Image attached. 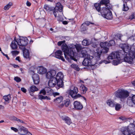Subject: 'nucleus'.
Masks as SVG:
<instances>
[{
    "instance_id": "obj_9",
    "label": "nucleus",
    "mask_w": 135,
    "mask_h": 135,
    "mask_svg": "<svg viewBox=\"0 0 135 135\" xmlns=\"http://www.w3.org/2000/svg\"><path fill=\"white\" fill-rule=\"evenodd\" d=\"M63 7L62 5L59 2H58L56 4L55 8H54V10L53 11V14L55 17H57V11H59V12H61L62 11Z\"/></svg>"
},
{
    "instance_id": "obj_42",
    "label": "nucleus",
    "mask_w": 135,
    "mask_h": 135,
    "mask_svg": "<svg viewBox=\"0 0 135 135\" xmlns=\"http://www.w3.org/2000/svg\"><path fill=\"white\" fill-rule=\"evenodd\" d=\"M84 24L83 23L81 26V29L82 31H85L87 30V28L84 25Z\"/></svg>"
},
{
    "instance_id": "obj_54",
    "label": "nucleus",
    "mask_w": 135,
    "mask_h": 135,
    "mask_svg": "<svg viewBox=\"0 0 135 135\" xmlns=\"http://www.w3.org/2000/svg\"><path fill=\"white\" fill-rule=\"evenodd\" d=\"M42 93V94L44 95H45L46 94V92L44 90V89L42 90L40 92V94Z\"/></svg>"
},
{
    "instance_id": "obj_7",
    "label": "nucleus",
    "mask_w": 135,
    "mask_h": 135,
    "mask_svg": "<svg viewBox=\"0 0 135 135\" xmlns=\"http://www.w3.org/2000/svg\"><path fill=\"white\" fill-rule=\"evenodd\" d=\"M109 49L107 47L102 48L99 47L96 50L97 52L95 53V55L97 59H100L101 54H104L107 53Z\"/></svg>"
},
{
    "instance_id": "obj_5",
    "label": "nucleus",
    "mask_w": 135,
    "mask_h": 135,
    "mask_svg": "<svg viewBox=\"0 0 135 135\" xmlns=\"http://www.w3.org/2000/svg\"><path fill=\"white\" fill-rule=\"evenodd\" d=\"M123 133L124 135H129L135 131V122L132 124H130L127 127H123Z\"/></svg>"
},
{
    "instance_id": "obj_43",
    "label": "nucleus",
    "mask_w": 135,
    "mask_h": 135,
    "mask_svg": "<svg viewBox=\"0 0 135 135\" xmlns=\"http://www.w3.org/2000/svg\"><path fill=\"white\" fill-rule=\"evenodd\" d=\"M76 48L78 52L82 50V47L81 45L79 44H77L76 45Z\"/></svg>"
},
{
    "instance_id": "obj_25",
    "label": "nucleus",
    "mask_w": 135,
    "mask_h": 135,
    "mask_svg": "<svg viewBox=\"0 0 135 135\" xmlns=\"http://www.w3.org/2000/svg\"><path fill=\"white\" fill-rule=\"evenodd\" d=\"M44 9L46 11L49 12L54 10V8L51 7L47 5H45L44 6Z\"/></svg>"
},
{
    "instance_id": "obj_3",
    "label": "nucleus",
    "mask_w": 135,
    "mask_h": 135,
    "mask_svg": "<svg viewBox=\"0 0 135 135\" xmlns=\"http://www.w3.org/2000/svg\"><path fill=\"white\" fill-rule=\"evenodd\" d=\"M114 94L116 97L120 99L121 101H123L129 96V93L127 90L121 89L115 91Z\"/></svg>"
},
{
    "instance_id": "obj_8",
    "label": "nucleus",
    "mask_w": 135,
    "mask_h": 135,
    "mask_svg": "<svg viewBox=\"0 0 135 135\" xmlns=\"http://www.w3.org/2000/svg\"><path fill=\"white\" fill-rule=\"evenodd\" d=\"M120 59H123L121 57V56L120 55V53L119 51L118 52H113L111 53L108 56V60L112 59L115 58Z\"/></svg>"
},
{
    "instance_id": "obj_4",
    "label": "nucleus",
    "mask_w": 135,
    "mask_h": 135,
    "mask_svg": "<svg viewBox=\"0 0 135 135\" xmlns=\"http://www.w3.org/2000/svg\"><path fill=\"white\" fill-rule=\"evenodd\" d=\"M111 9L103 7L101 11V15L102 16L107 20H111L113 18L112 13L110 10Z\"/></svg>"
},
{
    "instance_id": "obj_49",
    "label": "nucleus",
    "mask_w": 135,
    "mask_h": 135,
    "mask_svg": "<svg viewBox=\"0 0 135 135\" xmlns=\"http://www.w3.org/2000/svg\"><path fill=\"white\" fill-rule=\"evenodd\" d=\"M123 6V10L125 11H127L128 10L129 8L127 5H125V4H124Z\"/></svg>"
},
{
    "instance_id": "obj_12",
    "label": "nucleus",
    "mask_w": 135,
    "mask_h": 135,
    "mask_svg": "<svg viewBox=\"0 0 135 135\" xmlns=\"http://www.w3.org/2000/svg\"><path fill=\"white\" fill-rule=\"evenodd\" d=\"M127 103L130 106H132L133 104L135 105V95L129 97L128 98Z\"/></svg>"
},
{
    "instance_id": "obj_36",
    "label": "nucleus",
    "mask_w": 135,
    "mask_h": 135,
    "mask_svg": "<svg viewBox=\"0 0 135 135\" xmlns=\"http://www.w3.org/2000/svg\"><path fill=\"white\" fill-rule=\"evenodd\" d=\"M117 37L118 39L123 41H124L125 39H124V37L120 34H118L117 35Z\"/></svg>"
},
{
    "instance_id": "obj_60",
    "label": "nucleus",
    "mask_w": 135,
    "mask_h": 135,
    "mask_svg": "<svg viewBox=\"0 0 135 135\" xmlns=\"http://www.w3.org/2000/svg\"><path fill=\"white\" fill-rule=\"evenodd\" d=\"M2 53L4 56H5L7 58L8 60L9 59V58L7 54H5L3 52H2Z\"/></svg>"
},
{
    "instance_id": "obj_55",
    "label": "nucleus",
    "mask_w": 135,
    "mask_h": 135,
    "mask_svg": "<svg viewBox=\"0 0 135 135\" xmlns=\"http://www.w3.org/2000/svg\"><path fill=\"white\" fill-rule=\"evenodd\" d=\"M57 20L58 21H62L63 19L61 16H58L57 17Z\"/></svg>"
},
{
    "instance_id": "obj_19",
    "label": "nucleus",
    "mask_w": 135,
    "mask_h": 135,
    "mask_svg": "<svg viewBox=\"0 0 135 135\" xmlns=\"http://www.w3.org/2000/svg\"><path fill=\"white\" fill-rule=\"evenodd\" d=\"M62 120L64 121L68 125H70L72 123L71 119L68 117L63 116L62 117Z\"/></svg>"
},
{
    "instance_id": "obj_56",
    "label": "nucleus",
    "mask_w": 135,
    "mask_h": 135,
    "mask_svg": "<svg viewBox=\"0 0 135 135\" xmlns=\"http://www.w3.org/2000/svg\"><path fill=\"white\" fill-rule=\"evenodd\" d=\"M12 53L13 55H16L18 54V52L17 51H12Z\"/></svg>"
},
{
    "instance_id": "obj_32",
    "label": "nucleus",
    "mask_w": 135,
    "mask_h": 135,
    "mask_svg": "<svg viewBox=\"0 0 135 135\" xmlns=\"http://www.w3.org/2000/svg\"><path fill=\"white\" fill-rule=\"evenodd\" d=\"M107 104L111 107H113L115 106V103L114 101L109 100H107Z\"/></svg>"
},
{
    "instance_id": "obj_35",
    "label": "nucleus",
    "mask_w": 135,
    "mask_h": 135,
    "mask_svg": "<svg viewBox=\"0 0 135 135\" xmlns=\"http://www.w3.org/2000/svg\"><path fill=\"white\" fill-rule=\"evenodd\" d=\"M108 44V43L107 42H101L100 43V47L104 48L107 47H108L107 45Z\"/></svg>"
},
{
    "instance_id": "obj_64",
    "label": "nucleus",
    "mask_w": 135,
    "mask_h": 135,
    "mask_svg": "<svg viewBox=\"0 0 135 135\" xmlns=\"http://www.w3.org/2000/svg\"><path fill=\"white\" fill-rule=\"evenodd\" d=\"M26 5H27L28 6H30L31 5V3L29 2L28 1H27L26 2Z\"/></svg>"
},
{
    "instance_id": "obj_2",
    "label": "nucleus",
    "mask_w": 135,
    "mask_h": 135,
    "mask_svg": "<svg viewBox=\"0 0 135 135\" xmlns=\"http://www.w3.org/2000/svg\"><path fill=\"white\" fill-rule=\"evenodd\" d=\"M61 48L62 51L64 52L65 57V58H67L66 55H67L71 60L75 61L76 60L75 56V54L76 53L74 52L72 48H69L66 44H62Z\"/></svg>"
},
{
    "instance_id": "obj_59",
    "label": "nucleus",
    "mask_w": 135,
    "mask_h": 135,
    "mask_svg": "<svg viewBox=\"0 0 135 135\" xmlns=\"http://www.w3.org/2000/svg\"><path fill=\"white\" fill-rule=\"evenodd\" d=\"M17 121L18 123H25L22 120L19 119H18V120H17Z\"/></svg>"
},
{
    "instance_id": "obj_39",
    "label": "nucleus",
    "mask_w": 135,
    "mask_h": 135,
    "mask_svg": "<svg viewBox=\"0 0 135 135\" xmlns=\"http://www.w3.org/2000/svg\"><path fill=\"white\" fill-rule=\"evenodd\" d=\"M27 131L26 129L25 128L21 133L18 132V133L21 135H25L27 133Z\"/></svg>"
},
{
    "instance_id": "obj_45",
    "label": "nucleus",
    "mask_w": 135,
    "mask_h": 135,
    "mask_svg": "<svg viewBox=\"0 0 135 135\" xmlns=\"http://www.w3.org/2000/svg\"><path fill=\"white\" fill-rule=\"evenodd\" d=\"M48 85L49 87H54L56 85L54 83L52 82L51 80H49L48 82Z\"/></svg>"
},
{
    "instance_id": "obj_40",
    "label": "nucleus",
    "mask_w": 135,
    "mask_h": 135,
    "mask_svg": "<svg viewBox=\"0 0 135 135\" xmlns=\"http://www.w3.org/2000/svg\"><path fill=\"white\" fill-rule=\"evenodd\" d=\"M3 99H4L6 101H7L11 99V96L9 95L4 96L3 97Z\"/></svg>"
},
{
    "instance_id": "obj_44",
    "label": "nucleus",
    "mask_w": 135,
    "mask_h": 135,
    "mask_svg": "<svg viewBox=\"0 0 135 135\" xmlns=\"http://www.w3.org/2000/svg\"><path fill=\"white\" fill-rule=\"evenodd\" d=\"M81 97L82 96L80 94H77L74 95L71 97L74 99H76Z\"/></svg>"
},
{
    "instance_id": "obj_27",
    "label": "nucleus",
    "mask_w": 135,
    "mask_h": 135,
    "mask_svg": "<svg viewBox=\"0 0 135 135\" xmlns=\"http://www.w3.org/2000/svg\"><path fill=\"white\" fill-rule=\"evenodd\" d=\"M63 80H57L56 84L60 88L64 86Z\"/></svg>"
},
{
    "instance_id": "obj_62",
    "label": "nucleus",
    "mask_w": 135,
    "mask_h": 135,
    "mask_svg": "<svg viewBox=\"0 0 135 135\" xmlns=\"http://www.w3.org/2000/svg\"><path fill=\"white\" fill-rule=\"evenodd\" d=\"M64 102H62V103L60 104V105L59 106V107L60 108H62L63 106H64Z\"/></svg>"
},
{
    "instance_id": "obj_28",
    "label": "nucleus",
    "mask_w": 135,
    "mask_h": 135,
    "mask_svg": "<svg viewBox=\"0 0 135 135\" xmlns=\"http://www.w3.org/2000/svg\"><path fill=\"white\" fill-rule=\"evenodd\" d=\"M62 100L63 97L62 96H60L54 99V102L56 103H59L61 102Z\"/></svg>"
},
{
    "instance_id": "obj_20",
    "label": "nucleus",
    "mask_w": 135,
    "mask_h": 135,
    "mask_svg": "<svg viewBox=\"0 0 135 135\" xmlns=\"http://www.w3.org/2000/svg\"><path fill=\"white\" fill-rule=\"evenodd\" d=\"M30 95L32 96L33 95L31 94V92H34L35 91L38 90V89L35 86L32 85L30 86L28 89Z\"/></svg>"
},
{
    "instance_id": "obj_53",
    "label": "nucleus",
    "mask_w": 135,
    "mask_h": 135,
    "mask_svg": "<svg viewBox=\"0 0 135 135\" xmlns=\"http://www.w3.org/2000/svg\"><path fill=\"white\" fill-rule=\"evenodd\" d=\"M65 42V40L59 41L57 42V45L58 46H60L62 44L64 43Z\"/></svg>"
},
{
    "instance_id": "obj_18",
    "label": "nucleus",
    "mask_w": 135,
    "mask_h": 135,
    "mask_svg": "<svg viewBox=\"0 0 135 135\" xmlns=\"http://www.w3.org/2000/svg\"><path fill=\"white\" fill-rule=\"evenodd\" d=\"M22 49L23 51V55L24 57L26 59L29 58L30 56L29 51L26 49L25 47H24L23 49Z\"/></svg>"
},
{
    "instance_id": "obj_24",
    "label": "nucleus",
    "mask_w": 135,
    "mask_h": 135,
    "mask_svg": "<svg viewBox=\"0 0 135 135\" xmlns=\"http://www.w3.org/2000/svg\"><path fill=\"white\" fill-rule=\"evenodd\" d=\"M64 75L62 73H58L56 75L55 78L57 80H63Z\"/></svg>"
},
{
    "instance_id": "obj_6",
    "label": "nucleus",
    "mask_w": 135,
    "mask_h": 135,
    "mask_svg": "<svg viewBox=\"0 0 135 135\" xmlns=\"http://www.w3.org/2000/svg\"><path fill=\"white\" fill-rule=\"evenodd\" d=\"M28 40L26 37H21L19 39H17L16 42L20 46V48L22 49L25 47L28 44Z\"/></svg>"
},
{
    "instance_id": "obj_63",
    "label": "nucleus",
    "mask_w": 135,
    "mask_h": 135,
    "mask_svg": "<svg viewBox=\"0 0 135 135\" xmlns=\"http://www.w3.org/2000/svg\"><path fill=\"white\" fill-rule=\"evenodd\" d=\"M71 68L74 69L75 67H77V65L74 64H73L71 65Z\"/></svg>"
},
{
    "instance_id": "obj_38",
    "label": "nucleus",
    "mask_w": 135,
    "mask_h": 135,
    "mask_svg": "<svg viewBox=\"0 0 135 135\" xmlns=\"http://www.w3.org/2000/svg\"><path fill=\"white\" fill-rule=\"evenodd\" d=\"M38 99L41 100L42 99H50V98H49L47 96H44L42 95H39L38 96Z\"/></svg>"
},
{
    "instance_id": "obj_34",
    "label": "nucleus",
    "mask_w": 135,
    "mask_h": 135,
    "mask_svg": "<svg viewBox=\"0 0 135 135\" xmlns=\"http://www.w3.org/2000/svg\"><path fill=\"white\" fill-rule=\"evenodd\" d=\"M12 3L11 2H9L5 6L4 9L5 10H7L9 9L11 7L12 5Z\"/></svg>"
},
{
    "instance_id": "obj_14",
    "label": "nucleus",
    "mask_w": 135,
    "mask_h": 135,
    "mask_svg": "<svg viewBox=\"0 0 135 135\" xmlns=\"http://www.w3.org/2000/svg\"><path fill=\"white\" fill-rule=\"evenodd\" d=\"M88 58H86L84 59L82 63V64L84 66H89L93 65L92 63L91 60Z\"/></svg>"
},
{
    "instance_id": "obj_52",
    "label": "nucleus",
    "mask_w": 135,
    "mask_h": 135,
    "mask_svg": "<svg viewBox=\"0 0 135 135\" xmlns=\"http://www.w3.org/2000/svg\"><path fill=\"white\" fill-rule=\"evenodd\" d=\"M84 25H85V24L87 26H88L90 24H91L92 25H93L94 24V23L91 22H89V21H86L84 23Z\"/></svg>"
},
{
    "instance_id": "obj_23",
    "label": "nucleus",
    "mask_w": 135,
    "mask_h": 135,
    "mask_svg": "<svg viewBox=\"0 0 135 135\" xmlns=\"http://www.w3.org/2000/svg\"><path fill=\"white\" fill-rule=\"evenodd\" d=\"M101 5L100 3H95L94 4V6L97 10L98 12H100L101 13V11L103 8L102 7L101 8L100 6Z\"/></svg>"
},
{
    "instance_id": "obj_46",
    "label": "nucleus",
    "mask_w": 135,
    "mask_h": 135,
    "mask_svg": "<svg viewBox=\"0 0 135 135\" xmlns=\"http://www.w3.org/2000/svg\"><path fill=\"white\" fill-rule=\"evenodd\" d=\"M50 80H51V81L53 83H55V84L56 85V82L57 80L55 78V77H54L52 78H51L50 79Z\"/></svg>"
},
{
    "instance_id": "obj_51",
    "label": "nucleus",
    "mask_w": 135,
    "mask_h": 135,
    "mask_svg": "<svg viewBox=\"0 0 135 135\" xmlns=\"http://www.w3.org/2000/svg\"><path fill=\"white\" fill-rule=\"evenodd\" d=\"M25 128L22 126H20L19 127L18 129V132H22V131Z\"/></svg>"
},
{
    "instance_id": "obj_26",
    "label": "nucleus",
    "mask_w": 135,
    "mask_h": 135,
    "mask_svg": "<svg viewBox=\"0 0 135 135\" xmlns=\"http://www.w3.org/2000/svg\"><path fill=\"white\" fill-rule=\"evenodd\" d=\"M14 40L12 41L11 45V46L13 49H16L17 48V45L16 43L17 41L15 40V38H14Z\"/></svg>"
},
{
    "instance_id": "obj_17",
    "label": "nucleus",
    "mask_w": 135,
    "mask_h": 135,
    "mask_svg": "<svg viewBox=\"0 0 135 135\" xmlns=\"http://www.w3.org/2000/svg\"><path fill=\"white\" fill-rule=\"evenodd\" d=\"M74 105L75 108L77 110H80L83 108V106L81 104L77 101L74 102Z\"/></svg>"
},
{
    "instance_id": "obj_1",
    "label": "nucleus",
    "mask_w": 135,
    "mask_h": 135,
    "mask_svg": "<svg viewBox=\"0 0 135 135\" xmlns=\"http://www.w3.org/2000/svg\"><path fill=\"white\" fill-rule=\"evenodd\" d=\"M119 46L122 50L119 52L124 61L130 64H133L135 60V44H133L132 46L128 44H120Z\"/></svg>"
},
{
    "instance_id": "obj_21",
    "label": "nucleus",
    "mask_w": 135,
    "mask_h": 135,
    "mask_svg": "<svg viewBox=\"0 0 135 135\" xmlns=\"http://www.w3.org/2000/svg\"><path fill=\"white\" fill-rule=\"evenodd\" d=\"M38 72V73L43 74L45 73L47 71L46 69L42 66H40L37 68Z\"/></svg>"
},
{
    "instance_id": "obj_57",
    "label": "nucleus",
    "mask_w": 135,
    "mask_h": 135,
    "mask_svg": "<svg viewBox=\"0 0 135 135\" xmlns=\"http://www.w3.org/2000/svg\"><path fill=\"white\" fill-rule=\"evenodd\" d=\"M11 129L12 130L14 131H15V132H17L18 131V129H17L16 128L13 127H11Z\"/></svg>"
},
{
    "instance_id": "obj_22",
    "label": "nucleus",
    "mask_w": 135,
    "mask_h": 135,
    "mask_svg": "<svg viewBox=\"0 0 135 135\" xmlns=\"http://www.w3.org/2000/svg\"><path fill=\"white\" fill-rule=\"evenodd\" d=\"M78 91V88L75 87L73 90H70L69 94L71 97H72L75 94H77Z\"/></svg>"
},
{
    "instance_id": "obj_29",
    "label": "nucleus",
    "mask_w": 135,
    "mask_h": 135,
    "mask_svg": "<svg viewBox=\"0 0 135 135\" xmlns=\"http://www.w3.org/2000/svg\"><path fill=\"white\" fill-rule=\"evenodd\" d=\"M80 89L82 91V93L84 94L87 90V88L84 85H82L80 86Z\"/></svg>"
},
{
    "instance_id": "obj_33",
    "label": "nucleus",
    "mask_w": 135,
    "mask_h": 135,
    "mask_svg": "<svg viewBox=\"0 0 135 135\" xmlns=\"http://www.w3.org/2000/svg\"><path fill=\"white\" fill-rule=\"evenodd\" d=\"M115 106V109L117 111H119L122 107L121 105L118 103H116Z\"/></svg>"
},
{
    "instance_id": "obj_58",
    "label": "nucleus",
    "mask_w": 135,
    "mask_h": 135,
    "mask_svg": "<svg viewBox=\"0 0 135 135\" xmlns=\"http://www.w3.org/2000/svg\"><path fill=\"white\" fill-rule=\"evenodd\" d=\"M21 90L24 93H26V89L24 88H21Z\"/></svg>"
},
{
    "instance_id": "obj_61",
    "label": "nucleus",
    "mask_w": 135,
    "mask_h": 135,
    "mask_svg": "<svg viewBox=\"0 0 135 135\" xmlns=\"http://www.w3.org/2000/svg\"><path fill=\"white\" fill-rule=\"evenodd\" d=\"M59 94L60 93L57 92L54 93H53V95L54 97H55L57 95H59Z\"/></svg>"
},
{
    "instance_id": "obj_48",
    "label": "nucleus",
    "mask_w": 135,
    "mask_h": 135,
    "mask_svg": "<svg viewBox=\"0 0 135 135\" xmlns=\"http://www.w3.org/2000/svg\"><path fill=\"white\" fill-rule=\"evenodd\" d=\"M64 105L66 107H68L69 104L70 102L69 100H66L64 101Z\"/></svg>"
},
{
    "instance_id": "obj_31",
    "label": "nucleus",
    "mask_w": 135,
    "mask_h": 135,
    "mask_svg": "<svg viewBox=\"0 0 135 135\" xmlns=\"http://www.w3.org/2000/svg\"><path fill=\"white\" fill-rule=\"evenodd\" d=\"M91 43V42L88 40L86 39H84L82 42V44L84 46H88Z\"/></svg>"
},
{
    "instance_id": "obj_30",
    "label": "nucleus",
    "mask_w": 135,
    "mask_h": 135,
    "mask_svg": "<svg viewBox=\"0 0 135 135\" xmlns=\"http://www.w3.org/2000/svg\"><path fill=\"white\" fill-rule=\"evenodd\" d=\"M44 90L46 93H48V95H50L52 93V90L51 88L48 87H46L44 88Z\"/></svg>"
},
{
    "instance_id": "obj_13",
    "label": "nucleus",
    "mask_w": 135,
    "mask_h": 135,
    "mask_svg": "<svg viewBox=\"0 0 135 135\" xmlns=\"http://www.w3.org/2000/svg\"><path fill=\"white\" fill-rule=\"evenodd\" d=\"M55 57L59 59H61L63 61L65 60L64 57L62 56L63 55L62 52L61 50H58L55 52Z\"/></svg>"
},
{
    "instance_id": "obj_47",
    "label": "nucleus",
    "mask_w": 135,
    "mask_h": 135,
    "mask_svg": "<svg viewBox=\"0 0 135 135\" xmlns=\"http://www.w3.org/2000/svg\"><path fill=\"white\" fill-rule=\"evenodd\" d=\"M120 63L119 60V59H117L114 60L113 62V64L114 65H116Z\"/></svg>"
},
{
    "instance_id": "obj_15",
    "label": "nucleus",
    "mask_w": 135,
    "mask_h": 135,
    "mask_svg": "<svg viewBox=\"0 0 135 135\" xmlns=\"http://www.w3.org/2000/svg\"><path fill=\"white\" fill-rule=\"evenodd\" d=\"M56 72L54 70H51L48 72L46 74V77L48 79L51 78L55 75Z\"/></svg>"
},
{
    "instance_id": "obj_41",
    "label": "nucleus",
    "mask_w": 135,
    "mask_h": 135,
    "mask_svg": "<svg viewBox=\"0 0 135 135\" xmlns=\"http://www.w3.org/2000/svg\"><path fill=\"white\" fill-rule=\"evenodd\" d=\"M107 42L108 43V44L107 45L108 47L113 46L115 44L114 41L113 40H110L109 41V42Z\"/></svg>"
},
{
    "instance_id": "obj_11",
    "label": "nucleus",
    "mask_w": 135,
    "mask_h": 135,
    "mask_svg": "<svg viewBox=\"0 0 135 135\" xmlns=\"http://www.w3.org/2000/svg\"><path fill=\"white\" fill-rule=\"evenodd\" d=\"M109 0H101L100 3L101 5H104L106 8L111 9L112 7L111 5L109 3Z\"/></svg>"
},
{
    "instance_id": "obj_16",
    "label": "nucleus",
    "mask_w": 135,
    "mask_h": 135,
    "mask_svg": "<svg viewBox=\"0 0 135 135\" xmlns=\"http://www.w3.org/2000/svg\"><path fill=\"white\" fill-rule=\"evenodd\" d=\"M32 78L35 84L36 85L39 84L40 82V78L38 75L34 74L32 76Z\"/></svg>"
},
{
    "instance_id": "obj_37",
    "label": "nucleus",
    "mask_w": 135,
    "mask_h": 135,
    "mask_svg": "<svg viewBox=\"0 0 135 135\" xmlns=\"http://www.w3.org/2000/svg\"><path fill=\"white\" fill-rule=\"evenodd\" d=\"M128 41H131L133 44H135V36H132L128 38Z\"/></svg>"
},
{
    "instance_id": "obj_10",
    "label": "nucleus",
    "mask_w": 135,
    "mask_h": 135,
    "mask_svg": "<svg viewBox=\"0 0 135 135\" xmlns=\"http://www.w3.org/2000/svg\"><path fill=\"white\" fill-rule=\"evenodd\" d=\"M80 57L85 58H88L90 59H93V57L89 55H88L87 51L84 49H83L81 50V53L80 54Z\"/></svg>"
},
{
    "instance_id": "obj_50",
    "label": "nucleus",
    "mask_w": 135,
    "mask_h": 135,
    "mask_svg": "<svg viewBox=\"0 0 135 135\" xmlns=\"http://www.w3.org/2000/svg\"><path fill=\"white\" fill-rule=\"evenodd\" d=\"M14 80L17 82H19L21 81L20 78L17 76L14 78Z\"/></svg>"
}]
</instances>
